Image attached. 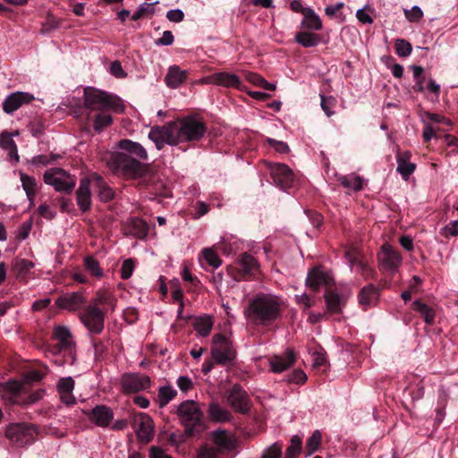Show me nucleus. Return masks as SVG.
<instances>
[{
    "instance_id": "obj_1",
    "label": "nucleus",
    "mask_w": 458,
    "mask_h": 458,
    "mask_svg": "<svg viewBox=\"0 0 458 458\" xmlns=\"http://www.w3.org/2000/svg\"><path fill=\"white\" fill-rule=\"evenodd\" d=\"M283 301L279 297L268 293H259L244 309L247 319L267 326L280 318Z\"/></svg>"
},
{
    "instance_id": "obj_2",
    "label": "nucleus",
    "mask_w": 458,
    "mask_h": 458,
    "mask_svg": "<svg viewBox=\"0 0 458 458\" xmlns=\"http://www.w3.org/2000/svg\"><path fill=\"white\" fill-rule=\"evenodd\" d=\"M84 106L89 111L123 113L122 100L112 94L87 87L84 89Z\"/></svg>"
},
{
    "instance_id": "obj_3",
    "label": "nucleus",
    "mask_w": 458,
    "mask_h": 458,
    "mask_svg": "<svg viewBox=\"0 0 458 458\" xmlns=\"http://www.w3.org/2000/svg\"><path fill=\"white\" fill-rule=\"evenodd\" d=\"M177 415L187 436H195L204 430V415L198 403L192 400L182 402L177 408Z\"/></svg>"
},
{
    "instance_id": "obj_4",
    "label": "nucleus",
    "mask_w": 458,
    "mask_h": 458,
    "mask_svg": "<svg viewBox=\"0 0 458 458\" xmlns=\"http://www.w3.org/2000/svg\"><path fill=\"white\" fill-rule=\"evenodd\" d=\"M107 164L114 173L129 178L140 177L146 172L145 165L132 158L126 153L113 154Z\"/></svg>"
},
{
    "instance_id": "obj_5",
    "label": "nucleus",
    "mask_w": 458,
    "mask_h": 458,
    "mask_svg": "<svg viewBox=\"0 0 458 458\" xmlns=\"http://www.w3.org/2000/svg\"><path fill=\"white\" fill-rule=\"evenodd\" d=\"M177 145L181 142L199 140L207 131V128L200 120L187 117L174 122Z\"/></svg>"
},
{
    "instance_id": "obj_6",
    "label": "nucleus",
    "mask_w": 458,
    "mask_h": 458,
    "mask_svg": "<svg viewBox=\"0 0 458 458\" xmlns=\"http://www.w3.org/2000/svg\"><path fill=\"white\" fill-rule=\"evenodd\" d=\"M44 182L56 191L70 193L76 185V178L62 168H49L43 175Z\"/></svg>"
},
{
    "instance_id": "obj_7",
    "label": "nucleus",
    "mask_w": 458,
    "mask_h": 458,
    "mask_svg": "<svg viewBox=\"0 0 458 458\" xmlns=\"http://www.w3.org/2000/svg\"><path fill=\"white\" fill-rule=\"evenodd\" d=\"M36 435V428L26 423L10 424L5 430V437L17 446L31 444Z\"/></svg>"
},
{
    "instance_id": "obj_8",
    "label": "nucleus",
    "mask_w": 458,
    "mask_h": 458,
    "mask_svg": "<svg viewBox=\"0 0 458 458\" xmlns=\"http://www.w3.org/2000/svg\"><path fill=\"white\" fill-rule=\"evenodd\" d=\"M377 259L379 269L389 275L395 274L403 261L401 254L388 243L382 245Z\"/></svg>"
},
{
    "instance_id": "obj_9",
    "label": "nucleus",
    "mask_w": 458,
    "mask_h": 458,
    "mask_svg": "<svg viewBox=\"0 0 458 458\" xmlns=\"http://www.w3.org/2000/svg\"><path fill=\"white\" fill-rule=\"evenodd\" d=\"M81 323L91 334H100L104 329L105 313L96 305L89 304L79 315Z\"/></svg>"
},
{
    "instance_id": "obj_10",
    "label": "nucleus",
    "mask_w": 458,
    "mask_h": 458,
    "mask_svg": "<svg viewBox=\"0 0 458 458\" xmlns=\"http://www.w3.org/2000/svg\"><path fill=\"white\" fill-rule=\"evenodd\" d=\"M212 357L218 364H226L231 362L235 357L230 341L223 335L217 334L213 336V347L211 350Z\"/></svg>"
},
{
    "instance_id": "obj_11",
    "label": "nucleus",
    "mask_w": 458,
    "mask_h": 458,
    "mask_svg": "<svg viewBox=\"0 0 458 458\" xmlns=\"http://www.w3.org/2000/svg\"><path fill=\"white\" fill-rule=\"evenodd\" d=\"M237 267H228L227 271L231 276L240 281L246 276H254L259 270V263L256 259L248 253H242L236 263Z\"/></svg>"
},
{
    "instance_id": "obj_12",
    "label": "nucleus",
    "mask_w": 458,
    "mask_h": 458,
    "mask_svg": "<svg viewBox=\"0 0 458 458\" xmlns=\"http://www.w3.org/2000/svg\"><path fill=\"white\" fill-rule=\"evenodd\" d=\"M148 138L156 144L157 149L163 148L165 144L177 145L174 122L166 126L153 127L148 133Z\"/></svg>"
},
{
    "instance_id": "obj_13",
    "label": "nucleus",
    "mask_w": 458,
    "mask_h": 458,
    "mask_svg": "<svg viewBox=\"0 0 458 458\" xmlns=\"http://www.w3.org/2000/svg\"><path fill=\"white\" fill-rule=\"evenodd\" d=\"M149 377L139 373L124 374L121 379L123 392L136 393L146 390L150 386Z\"/></svg>"
},
{
    "instance_id": "obj_14",
    "label": "nucleus",
    "mask_w": 458,
    "mask_h": 458,
    "mask_svg": "<svg viewBox=\"0 0 458 458\" xmlns=\"http://www.w3.org/2000/svg\"><path fill=\"white\" fill-rule=\"evenodd\" d=\"M227 403L235 411L246 413L250 410V398L239 385H234L227 395Z\"/></svg>"
},
{
    "instance_id": "obj_15",
    "label": "nucleus",
    "mask_w": 458,
    "mask_h": 458,
    "mask_svg": "<svg viewBox=\"0 0 458 458\" xmlns=\"http://www.w3.org/2000/svg\"><path fill=\"white\" fill-rule=\"evenodd\" d=\"M271 176L274 182L284 190L291 188L294 182L293 173L284 164L274 165L271 167Z\"/></svg>"
},
{
    "instance_id": "obj_16",
    "label": "nucleus",
    "mask_w": 458,
    "mask_h": 458,
    "mask_svg": "<svg viewBox=\"0 0 458 458\" xmlns=\"http://www.w3.org/2000/svg\"><path fill=\"white\" fill-rule=\"evenodd\" d=\"M86 303V296L80 292L66 293L56 299L55 304L69 311L79 310Z\"/></svg>"
},
{
    "instance_id": "obj_17",
    "label": "nucleus",
    "mask_w": 458,
    "mask_h": 458,
    "mask_svg": "<svg viewBox=\"0 0 458 458\" xmlns=\"http://www.w3.org/2000/svg\"><path fill=\"white\" fill-rule=\"evenodd\" d=\"M88 419L95 425L106 428L114 419V412L111 408L106 405H97L92 410L84 412Z\"/></svg>"
},
{
    "instance_id": "obj_18",
    "label": "nucleus",
    "mask_w": 458,
    "mask_h": 458,
    "mask_svg": "<svg viewBox=\"0 0 458 458\" xmlns=\"http://www.w3.org/2000/svg\"><path fill=\"white\" fill-rule=\"evenodd\" d=\"M34 99L33 95L27 92L16 91L6 97L3 103V110L6 114H13L24 104H29Z\"/></svg>"
},
{
    "instance_id": "obj_19",
    "label": "nucleus",
    "mask_w": 458,
    "mask_h": 458,
    "mask_svg": "<svg viewBox=\"0 0 458 458\" xmlns=\"http://www.w3.org/2000/svg\"><path fill=\"white\" fill-rule=\"evenodd\" d=\"M333 284V277L331 275L320 268H313L309 272L306 284L313 291H318L322 286H329Z\"/></svg>"
},
{
    "instance_id": "obj_20",
    "label": "nucleus",
    "mask_w": 458,
    "mask_h": 458,
    "mask_svg": "<svg viewBox=\"0 0 458 458\" xmlns=\"http://www.w3.org/2000/svg\"><path fill=\"white\" fill-rule=\"evenodd\" d=\"M138 437L141 441L148 442L154 434V423L152 419L145 414H139L134 420Z\"/></svg>"
},
{
    "instance_id": "obj_21",
    "label": "nucleus",
    "mask_w": 458,
    "mask_h": 458,
    "mask_svg": "<svg viewBox=\"0 0 458 458\" xmlns=\"http://www.w3.org/2000/svg\"><path fill=\"white\" fill-rule=\"evenodd\" d=\"M211 439L217 446L218 453L231 452L236 448V440L233 436L225 430H216L212 433Z\"/></svg>"
},
{
    "instance_id": "obj_22",
    "label": "nucleus",
    "mask_w": 458,
    "mask_h": 458,
    "mask_svg": "<svg viewBox=\"0 0 458 458\" xmlns=\"http://www.w3.org/2000/svg\"><path fill=\"white\" fill-rule=\"evenodd\" d=\"M295 359L294 352L288 349L284 354L276 355L270 359V369L274 373H282L295 362Z\"/></svg>"
},
{
    "instance_id": "obj_23",
    "label": "nucleus",
    "mask_w": 458,
    "mask_h": 458,
    "mask_svg": "<svg viewBox=\"0 0 458 458\" xmlns=\"http://www.w3.org/2000/svg\"><path fill=\"white\" fill-rule=\"evenodd\" d=\"M90 182V178L81 179L80 186L76 191L77 205L83 212L88 211L91 206V192L89 189Z\"/></svg>"
},
{
    "instance_id": "obj_24",
    "label": "nucleus",
    "mask_w": 458,
    "mask_h": 458,
    "mask_svg": "<svg viewBox=\"0 0 458 458\" xmlns=\"http://www.w3.org/2000/svg\"><path fill=\"white\" fill-rule=\"evenodd\" d=\"M74 385V380L71 377H62L57 383V391L60 395V399L67 405L75 403V397L72 394Z\"/></svg>"
},
{
    "instance_id": "obj_25",
    "label": "nucleus",
    "mask_w": 458,
    "mask_h": 458,
    "mask_svg": "<svg viewBox=\"0 0 458 458\" xmlns=\"http://www.w3.org/2000/svg\"><path fill=\"white\" fill-rule=\"evenodd\" d=\"M90 305H96V307L101 306V310H104V313L108 310L114 311L116 305V299L114 295L106 290H99L98 291L96 297L91 300Z\"/></svg>"
},
{
    "instance_id": "obj_26",
    "label": "nucleus",
    "mask_w": 458,
    "mask_h": 458,
    "mask_svg": "<svg viewBox=\"0 0 458 458\" xmlns=\"http://www.w3.org/2000/svg\"><path fill=\"white\" fill-rule=\"evenodd\" d=\"M379 296V290L374 284L362 287L359 293V302L364 310L374 306Z\"/></svg>"
},
{
    "instance_id": "obj_27",
    "label": "nucleus",
    "mask_w": 458,
    "mask_h": 458,
    "mask_svg": "<svg viewBox=\"0 0 458 458\" xmlns=\"http://www.w3.org/2000/svg\"><path fill=\"white\" fill-rule=\"evenodd\" d=\"M187 79V71L181 70L177 65H172L168 68L165 77V84L170 89L179 88Z\"/></svg>"
},
{
    "instance_id": "obj_28",
    "label": "nucleus",
    "mask_w": 458,
    "mask_h": 458,
    "mask_svg": "<svg viewBox=\"0 0 458 458\" xmlns=\"http://www.w3.org/2000/svg\"><path fill=\"white\" fill-rule=\"evenodd\" d=\"M54 337L57 341L59 349L72 351L73 341L69 328L65 326H55L54 328Z\"/></svg>"
},
{
    "instance_id": "obj_29",
    "label": "nucleus",
    "mask_w": 458,
    "mask_h": 458,
    "mask_svg": "<svg viewBox=\"0 0 458 458\" xmlns=\"http://www.w3.org/2000/svg\"><path fill=\"white\" fill-rule=\"evenodd\" d=\"M324 297L327 305V315L340 314L342 312V308L345 304L344 296L332 291H327Z\"/></svg>"
},
{
    "instance_id": "obj_30",
    "label": "nucleus",
    "mask_w": 458,
    "mask_h": 458,
    "mask_svg": "<svg viewBox=\"0 0 458 458\" xmlns=\"http://www.w3.org/2000/svg\"><path fill=\"white\" fill-rule=\"evenodd\" d=\"M90 180L91 182H93L95 187L97 188L98 194L101 201L107 202L114 199V191L108 185H106V183L104 182L103 178L99 174H91Z\"/></svg>"
},
{
    "instance_id": "obj_31",
    "label": "nucleus",
    "mask_w": 458,
    "mask_h": 458,
    "mask_svg": "<svg viewBox=\"0 0 458 458\" xmlns=\"http://www.w3.org/2000/svg\"><path fill=\"white\" fill-rule=\"evenodd\" d=\"M301 26L310 30L318 31L322 29V21L312 8H306Z\"/></svg>"
},
{
    "instance_id": "obj_32",
    "label": "nucleus",
    "mask_w": 458,
    "mask_h": 458,
    "mask_svg": "<svg viewBox=\"0 0 458 458\" xmlns=\"http://www.w3.org/2000/svg\"><path fill=\"white\" fill-rule=\"evenodd\" d=\"M118 146L121 149L126 151L130 155H134L140 159L148 158L146 149L138 142H134L131 140H122L119 141Z\"/></svg>"
},
{
    "instance_id": "obj_33",
    "label": "nucleus",
    "mask_w": 458,
    "mask_h": 458,
    "mask_svg": "<svg viewBox=\"0 0 458 458\" xmlns=\"http://www.w3.org/2000/svg\"><path fill=\"white\" fill-rule=\"evenodd\" d=\"M215 85L217 86L240 89L242 85L237 75L226 72L215 73Z\"/></svg>"
},
{
    "instance_id": "obj_34",
    "label": "nucleus",
    "mask_w": 458,
    "mask_h": 458,
    "mask_svg": "<svg viewBox=\"0 0 458 458\" xmlns=\"http://www.w3.org/2000/svg\"><path fill=\"white\" fill-rule=\"evenodd\" d=\"M0 146L5 151L11 158H13L15 162L19 161V155L17 146L13 139V135L8 132H3L0 136Z\"/></svg>"
},
{
    "instance_id": "obj_35",
    "label": "nucleus",
    "mask_w": 458,
    "mask_h": 458,
    "mask_svg": "<svg viewBox=\"0 0 458 458\" xmlns=\"http://www.w3.org/2000/svg\"><path fill=\"white\" fill-rule=\"evenodd\" d=\"M294 39L304 47H312L319 44L320 36L309 31H301L295 35Z\"/></svg>"
},
{
    "instance_id": "obj_36",
    "label": "nucleus",
    "mask_w": 458,
    "mask_h": 458,
    "mask_svg": "<svg viewBox=\"0 0 458 458\" xmlns=\"http://www.w3.org/2000/svg\"><path fill=\"white\" fill-rule=\"evenodd\" d=\"M208 415L212 420L216 422L228 421L231 418V414L226 409L214 402L209 403Z\"/></svg>"
},
{
    "instance_id": "obj_37",
    "label": "nucleus",
    "mask_w": 458,
    "mask_h": 458,
    "mask_svg": "<svg viewBox=\"0 0 458 458\" xmlns=\"http://www.w3.org/2000/svg\"><path fill=\"white\" fill-rule=\"evenodd\" d=\"M83 264L86 271L92 276L100 279L104 276L103 269L100 267L99 262L92 256L85 257Z\"/></svg>"
},
{
    "instance_id": "obj_38",
    "label": "nucleus",
    "mask_w": 458,
    "mask_h": 458,
    "mask_svg": "<svg viewBox=\"0 0 458 458\" xmlns=\"http://www.w3.org/2000/svg\"><path fill=\"white\" fill-rule=\"evenodd\" d=\"M338 181L344 187L352 191H360L362 188V179L355 174L343 175Z\"/></svg>"
},
{
    "instance_id": "obj_39",
    "label": "nucleus",
    "mask_w": 458,
    "mask_h": 458,
    "mask_svg": "<svg viewBox=\"0 0 458 458\" xmlns=\"http://www.w3.org/2000/svg\"><path fill=\"white\" fill-rule=\"evenodd\" d=\"M413 310L420 312L427 324H432L435 319L434 310L425 303L415 301L412 303Z\"/></svg>"
},
{
    "instance_id": "obj_40",
    "label": "nucleus",
    "mask_w": 458,
    "mask_h": 458,
    "mask_svg": "<svg viewBox=\"0 0 458 458\" xmlns=\"http://www.w3.org/2000/svg\"><path fill=\"white\" fill-rule=\"evenodd\" d=\"M213 327V321L210 317H201L196 319L194 323V329L201 336L209 335Z\"/></svg>"
},
{
    "instance_id": "obj_41",
    "label": "nucleus",
    "mask_w": 458,
    "mask_h": 458,
    "mask_svg": "<svg viewBox=\"0 0 458 458\" xmlns=\"http://www.w3.org/2000/svg\"><path fill=\"white\" fill-rule=\"evenodd\" d=\"M20 178L27 197L36 195L38 183L34 177L27 175L23 173L20 174Z\"/></svg>"
},
{
    "instance_id": "obj_42",
    "label": "nucleus",
    "mask_w": 458,
    "mask_h": 458,
    "mask_svg": "<svg viewBox=\"0 0 458 458\" xmlns=\"http://www.w3.org/2000/svg\"><path fill=\"white\" fill-rule=\"evenodd\" d=\"M322 435L319 430H315L306 442L307 456H310L320 447Z\"/></svg>"
},
{
    "instance_id": "obj_43",
    "label": "nucleus",
    "mask_w": 458,
    "mask_h": 458,
    "mask_svg": "<svg viewBox=\"0 0 458 458\" xmlns=\"http://www.w3.org/2000/svg\"><path fill=\"white\" fill-rule=\"evenodd\" d=\"M301 438L297 435L293 436L290 441V445L286 449L285 458H296L297 455L301 453Z\"/></svg>"
},
{
    "instance_id": "obj_44",
    "label": "nucleus",
    "mask_w": 458,
    "mask_h": 458,
    "mask_svg": "<svg viewBox=\"0 0 458 458\" xmlns=\"http://www.w3.org/2000/svg\"><path fill=\"white\" fill-rule=\"evenodd\" d=\"M113 123V117L109 112H99L94 120V130L100 132L104 128Z\"/></svg>"
},
{
    "instance_id": "obj_45",
    "label": "nucleus",
    "mask_w": 458,
    "mask_h": 458,
    "mask_svg": "<svg viewBox=\"0 0 458 458\" xmlns=\"http://www.w3.org/2000/svg\"><path fill=\"white\" fill-rule=\"evenodd\" d=\"M176 395V391L170 386L160 387L157 402L159 407H165Z\"/></svg>"
},
{
    "instance_id": "obj_46",
    "label": "nucleus",
    "mask_w": 458,
    "mask_h": 458,
    "mask_svg": "<svg viewBox=\"0 0 458 458\" xmlns=\"http://www.w3.org/2000/svg\"><path fill=\"white\" fill-rule=\"evenodd\" d=\"M396 171L401 174L403 180L407 181L410 176L414 173L416 165L411 162H396Z\"/></svg>"
},
{
    "instance_id": "obj_47",
    "label": "nucleus",
    "mask_w": 458,
    "mask_h": 458,
    "mask_svg": "<svg viewBox=\"0 0 458 458\" xmlns=\"http://www.w3.org/2000/svg\"><path fill=\"white\" fill-rule=\"evenodd\" d=\"M320 97V106L322 110L325 112L327 116H332L335 112L333 111L334 106L336 104V99L334 97H326L323 94L319 95Z\"/></svg>"
},
{
    "instance_id": "obj_48",
    "label": "nucleus",
    "mask_w": 458,
    "mask_h": 458,
    "mask_svg": "<svg viewBox=\"0 0 458 458\" xmlns=\"http://www.w3.org/2000/svg\"><path fill=\"white\" fill-rule=\"evenodd\" d=\"M33 267L34 263L25 259H16L13 265V270L18 272L20 275H26Z\"/></svg>"
},
{
    "instance_id": "obj_49",
    "label": "nucleus",
    "mask_w": 458,
    "mask_h": 458,
    "mask_svg": "<svg viewBox=\"0 0 458 458\" xmlns=\"http://www.w3.org/2000/svg\"><path fill=\"white\" fill-rule=\"evenodd\" d=\"M203 258L205 261L213 268H217L221 266L222 260L218 255L209 248L203 250Z\"/></svg>"
},
{
    "instance_id": "obj_50",
    "label": "nucleus",
    "mask_w": 458,
    "mask_h": 458,
    "mask_svg": "<svg viewBox=\"0 0 458 458\" xmlns=\"http://www.w3.org/2000/svg\"><path fill=\"white\" fill-rule=\"evenodd\" d=\"M196 458H221L216 447L204 445L197 451Z\"/></svg>"
},
{
    "instance_id": "obj_51",
    "label": "nucleus",
    "mask_w": 458,
    "mask_h": 458,
    "mask_svg": "<svg viewBox=\"0 0 458 458\" xmlns=\"http://www.w3.org/2000/svg\"><path fill=\"white\" fill-rule=\"evenodd\" d=\"M395 51L396 54L401 57H407L411 55L412 47L411 45L402 38H398L395 40Z\"/></svg>"
},
{
    "instance_id": "obj_52",
    "label": "nucleus",
    "mask_w": 458,
    "mask_h": 458,
    "mask_svg": "<svg viewBox=\"0 0 458 458\" xmlns=\"http://www.w3.org/2000/svg\"><path fill=\"white\" fill-rule=\"evenodd\" d=\"M283 445L276 442L268 446L263 453L261 458H280L282 454Z\"/></svg>"
},
{
    "instance_id": "obj_53",
    "label": "nucleus",
    "mask_w": 458,
    "mask_h": 458,
    "mask_svg": "<svg viewBox=\"0 0 458 458\" xmlns=\"http://www.w3.org/2000/svg\"><path fill=\"white\" fill-rule=\"evenodd\" d=\"M4 387V389H7L6 391L12 392L13 394L19 395L21 394L23 384L17 380H9L0 385Z\"/></svg>"
},
{
    "instance_id": "obj_54",
    "label": "nucleus",
    "mask_w": 458,
    "mask_h": 458,
    "mask_svg": "<svg viewBox=\"0 0 458 458\" xmlns=\"http://www.w3.org/2000/svg\"><path fill=\"white\" fill-rule=\"evenodd\" d=\"M134 270V261L132 259H127L123 261L121 267V276L123 279H129Z\"/></svg>"
},
{
    "instance_id": "obj_55",
    "label": "nucleus",
    "mask_w": 458,
    "mask_h": 458,
    "mask_svg": "<svg viewBox=\"0 0 458 458\" xmlns=\"http://www.w3.org/2000/svg\"><path fill=\"white\" fill-rule=\"evenodd\" d=\"M345 258L347 259L351 268L352 269L355 266H359V263L361 262L360 260V254L356 248H350L345 252Z\"/></svg>"
},
{
    "instance_id": "obj_56",
    "label": "nucleus",
    "mask_w": 458,
    "mask_h": 458,
    "mask_svg": "<svg viewBox=\"0 0 458 458\" xmlns=\"http://www.w3.org/2000/svg\"><path fill=\"white\" fill-rule=\"evenodd\" d=\"M404 13L406 19L411 22L419 21L423 15L421 9L417 5L412 6L410 10H405Z\"/></svg>"
},
{
    "instance_id": "obj_57",
    "label": "nucleus",
    "mask_w": 458,
    "mask_h": 458,
    "mask_svg": "<svg viewBox=\"0 0 458 458\" xmlns=\"http://www.w3.org/2000/svg\"><path fill=\"white\" fill-rule=\"evenodd\" d=\"M267 142L268 143L269 146L274 148L276 152H279V153H288L289 152V146L287 145V143H285L284 141H280V140H276L268 138L267 140Z\"/></svg>"
},
{
    "instance_id": "obj_58",
    "label": "nucleus",
    "mask_w": 458,
    "mask_h": 458,
    "mask_svg": "<svg viewBox=\"0 0 458 458\" xmlns=\"http://www.w3.org/2000/svg\"><path fill=\"white\" fill-rule=\"evenodd\" d=\"M443 233L448 236H458V220L451 222L442 229Z\"/></svg>"
},
{
    "instance_id": "obj_59",
    "label": "nucleus",
    "mask_w": 458,
    "mask_h": 458,
    "mask_svg": "<svg viewBox=\"0 0 458 458\" xmlns=\"http://www.w3.org/2000/svg\"><path fill=\"white\" fill-rule=\"evenodd\" d=\"M288 380L295 384H303L307 380V376L302 370L297 369L289 376Z\"/></svg>"
},
{
    "instance_id": "obj_60",
    "label": "nucleus",
    "mask_w": 458,
    "mask_h": 458,
    "mask_svg": "<svg viewBox=\"0 0 458 458\" xmlns=\"http://www.w3.org/2000/svg\"><path fill=\"white\" fill-rule=\"evenodd\" d=\"M166 18L172 22H180L184 18V13L181 9H173L167 12Z\"/></svg>"
},
{
    "instance_id": "obj_61",
    "label": "nucleus",
    "mask_w": 458,
    "mask_h": 458,
    "mask_svg": "<svg viewBox=\"0 0 458 458\" xmlns=\"http://www.w3.org/2000/svg\"><path fill=\"white\" fill-rule=\"evenodd\" d=\"M111 73L116 78H124L126 77V73L123 71L122 64L119 61H114L110 65Z\"/></svg>"
},
{
    "instance_id": "obj_62",
    "label": "nucleus",
    "mask_w": 458,
    "mask_h": 458,
    "mask_svg": "<svg viewBox=\"0 0 458 458\" xmlns=\"http://www.w3.org/2000/svg\"><path fill=\"white\" fill-rule=\"evenodd\" d=\"M177 386L182 392H188L193 386L191 378L185 376H181L177 379Z\"/></svg>"
},
{
    "instance_id": "obj_63",
    "label": "nucleus",
    "mask_w": 458,
    "mask_h": 458,
    "mask_svg": "<svg viewBox=\"0 0 458 458\" xmlns=\"http://www.w3.org/2000/svg\"><path fill=\"white\" fill-rule=\"evenodd\" d=\"M295 298L299 304L303 305L304 310L310 309L314 304V301H312L311 298L306 293L296 295Z\"/></svg>"
},
{
    "instance_id": "obj_64",
    "label": "nucleus",
    "mask_w": 458,
    "mask_h": 458,
    "mask_svg": "<svg viewBox=\"0 0 458 458\" xmlns=\"http://www.w3.org/2000/svg\"><path fill=\"white\" fill-rule=\"evenodd\" d=\"M38 214L47 219H52L55 216V212L47 205H40L38 208Z\"/></svg>"
}]
</instances>
